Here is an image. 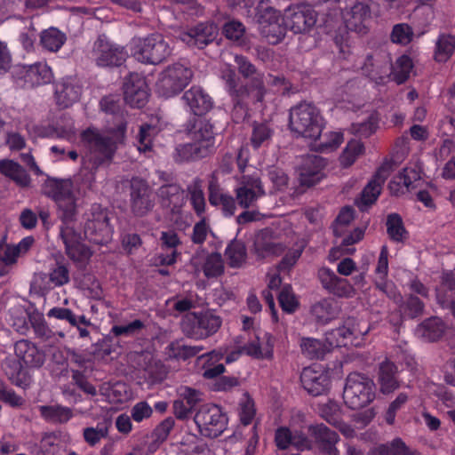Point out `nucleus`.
Returning <instances> with one entry per match:
<instances>
[{"label": "nucleus", "mask_w": 455, "mask_h": 455, "mask_svg": "<svg viewBox=\"0 0 455 455\" xmlns=\"http://www.w3.org/2000/svg\"><path fill=\"white\" fill-rule=\"evenodd\" d=\"M48 196L57 204L58 214L62 220L60 236L65 245V251L74 262H84L92 252L83 243L82 235L76 231L74 221L77 213V197L70 180H53L48 184Z\"/></svg>", "instance_id": "obj_1"}, {"label": "nucleus", "mask_w": 455, "mask_h": 455, "mask_svg": "<svg viewBox=\"0 0 455 455\" xmlns=\"http://www.w3.org/2000/svg\"><path fill=\"white\" fill-rule=\"evenodd\" d=\"M126 124L120 122L116 128L100 131L89 127L81 134V140L85 148L82 158V168L87 170L92 179L98 169L110 164L119 144L124 140Z\"/></svg>", "instance_id": "obj_2"}, {"label": "nucleus", "mask_w": 455, "mask_h": 455, "mask_svg": "<svg viewBox=\"0 0 455 455\" xmlns=\"http://www.w3.org/2000/svg\"><path fill=\"white\" fill-rule=\"evenodd\" d=\"M325 125L319 108L308 102H300L291 108L289 127L297 136L317 140Z\"/></svg>", "instance_id": "obj_3"}, {"label": "nucleus", "mask_w": 455, "mask_h": 455, "mask_svg": "<svg viewBox=\"0 0 455 455\" xmlns=\"http://www.w3.org/2000/svg\"><path fill=\"white\" fill-rule=\"evenodd\" d=\"M132 55L140 62L157 65L166 60L172 48L161 34L134 37L130 43Z\"/></svg>", "instance_id": "obj_4"}, {"label": "nucleus", "mask_w": 455, "mask_h": 455, "mask_svg": "<svg viewBox=\"0 0 455 455\" xmlns=\"http://www.w3.org/2000/svg\"><path fill=\"white\" fill-rule=\"evenodd\" d=\"M375 398V384L369 377L360 373H350L347 379L343 390L345 404L352 409L358 410Z\"/></svg>", "instance_id": "obj_5"}, {"label": "nucleus", "mask_w": 455, "mask_h": 455, "mask_svg": "<svg viewBox=\"0 0 455 455\" xmlns=\"http://www.w3.org/2000/svg\"><path fill=\"white\" fill-rule=\"evenodd\" d=\"M222 323L221 318L212 311L189 313L181 322L183 333L194 339H204L215 334Z\"/></svg>", "instance_id": "obj_6"}, {"label": "nucleus", "mask_w": 455, "mask_h": 455, "mask_svg": "<svg viewBox=\"0 0 455 455\" xmlns=\"http://www.w3.org/2000/svg\"><path fill=\"white\" fill-rule=\"evenodd\" d=\"M194 421L203 436L216 438L227 429L228 419L220 406L206 403L196 412Z\"/></svg>", "instance_id": "obj_7"}, {"label": "nucleus", "mask_w": 455, "mask_h": 455, "mask_svg": "<svg viewBox=\"0 0 455 455\" xmlns=\"http://www.w3.org/2000/svg\"><path fill=\"white\" fill-rule=\"evenodd\" d=\"M193 71L181 63H174L163 70L156 83L157 92L164 98L180 92L191 81Z\"/></svg>", "instance_id": "obj_8"}, {"label": "nucleus", "mask_w": 455, "mask_h": 455, "mask_svg": "<svg viewBox=\"0 0 455 455\" xmlns=\"http://www.w3.org/2000/svg\"><path fill=\"white\" fill-rule=\"evenodd\" d=\"M108 212L99 205H93L84 225V236L97 244L107 243L112 236Z\"/></svg>", "instance_id": "obj_9"}, {"label": "nucleus", "mask_w": 455, "mask_h": 455, "mask_svg": "<svg viewBox=\"0 0 455 455\" xmlns=\"http://www.w3.org/2000/svg\"><path fill=\"white\" fill-rule=\"evenodd\" d=\"M317 13L308 4L289 6L284 10L283 22L295 34L308 33L315 25Z\"/></svg>", "instance_id": "obj_10"}, {"label": "nucleus", "mask_w": 455, "mask_h": 455, "mask_svg": "<svg viewBox=\"0 0 455 455\" xmlns=\"http://www.w3.org/2000/svg\"><path fill=\"white\" fill-rule=\"evenodd\" d=\"M130 207L137 217L147 216L155 207V196L148 182L132 178L130 182Z\"/></svg>", "instance_id": "obj_11"}, {"label": "nucleus", "mask_w": 455, "mask_h": 455, "mask_svg": "<svg viewBox=\"0 0 455 455\" xmlns=\"http://www.w3.org/2000/svg\"><path fill=\"white\" fill-rule=\"evenodd\" d=\"M92 59L99 67L120 66L126 60V52L111 43L104 35L99 36L92 50Z\"/></svg>", "instance_id": "obj_12"}, {"label": "nucleus", "mask_w": 455, "mask_h": 455, "mask_svg": "<svg viewBox=\"0 0 455 455\" xmlns=\"http://www.w3.org/2000/svg\"><path fill=\"white\" fill-rule=\"evenodd\" d=\"M265 195V190L257 174L243 175L235 188V197L243 208H249Z\"/></svg>", "instance_id": "obj_13"}, {"label": "nucleus", "mask_w": 455, "mask_h": 455, "mask_svg": "<svg viewBox=\"0 0 455 455\" xmlns=\"http://www.w3.org/2000/svg\"><path fill=\"white\" fill-rule=\"evenodd\" d=\"M219 28L214 22H202L186 31H181L178 37L190 47L204 48L213 42Z\"/></svg>", "instance_id": "obj_14"}, {"label": "nucleus", "mask_w": 455, "mask_h": 455, "mask_svg": "<svg viewBox=\"0 0 455 455\" xmlns=\"http://www.w3.org/2000/svg\"><path fill=\"white\" fill-rule=\"evenodd\" d=\"M124 100L134 108H142L147 103L149 93L146 79L138 73L130 74L124 84Z\"/></svg>", "instance_id": "obj_15"}, {"label": "nucleus", "mask_w": 455, "mask_h": 455, "mask_svg": "<svg viewBox=\"0 0 455 455\" xmlns=\"http://www.w3.org/2000/svg\"><path fill=\"white\" fill-rule=\"evenodd\" d=\"M286 245L271 228L259 231L254 239V251L258 257L267 258L281 255Z\"/></svg>", "instance_id": "obj_16"}, {"label": "nucleus", "mask_w": 455, "mask_h": 455, "mask_svg": "<svg viewBox=\"0 0 455 455\" xmlns=\"http://www.w3.org/2000/svg\"><path fill=\"white\" fill-rule=\"evenodd\" d=\"M160 247L162 251L152 258L155 266H172L176 263L180 253L178 247L181 244L180 238L174 230L162 231L160 234Z\"/></svg>", "instance_id": "obj_17"}, {"label": "nucleus", "mask_w": 455, "mask_h": 455, "mask_svg": "<svg viewBox=\"0 0 455 455\" xmlns=\"http://www.w3.org/2000/svg\"><path fill=\"white\" fill-rule=\"evenodd\" d=\"M325 164L324 159L318 156L308 155L303 156L298 168L300 184L310 187L318 183L323 178V170Z\"/></svg>", "instance_id": "obj_18"}, {"label": "nucleus", "mask_w": 455, "mask_h": 455, "mask_svg": "<svg viewBox=\"0 0 455 455\" xmlns=\"http://www.w3.org/2000/svg\"><path fill=\"white\" fill-rule=\"evenodd\" d=\"M82 94V87L74 77L59 80L54 85V99L60 108H68L76 102Z\"/></svg>", "instance_id": "obj_19"}, {"label": "nucleus", "mask_w": 455, "mask_h": 455, "mask_svg": "<svg viewBox=\"0 0 455 455\" xmlns=\"http://www.w3.org/2000/svg\"><path fill=\"white\" fill-rule=\"evenodd\" d=\"M318 277L323 287L335 296L350 298L355 294L352 284L347 279L338 276L328 267L320 268Z\"/></svg>", "instance_id": "obj_20"}, {"label": "nucleus", "mask_w": 455, "mask_h": 455, "mask_svg": "<svg viewBox=\"0 0 455 455\" xmlns=\"http://www.w3.org/2000/svg\"><path fill=\"white\" fill-rule=\"evenodd\" d=\"M227 352V348L220 347L197 357L196 364L202 370V376L204 379H214L225 371L224 364L220 363V362L224 358Z\"/></svg>", "instance_id": "obj_21"}, {"label": "nucleus", "mask_w": 455, "mask_h": 455, "mask_svg": "<svg viewBox=\"0 0 455 455\" xmlns=\"http://www.w3.org/2000/svg\"><path fill=\"white\" fill-rule=\"evenodd\" d=\"M275 443L280 450H286L292 446L298 451H306L312 447L311 441L304 433L298 430L291 431L287 427H280L275 430Z\"/></svg>", "instance_id": "obj_22"}, {"label": "nucleus", "mask_w": 455, "mask_h": 455, "mask_svg": "<svg viewBox=\"0 0 455 455\" xmlns=\"http://www.w3.org/2000/svg\"><path fill=\"white\" fill-rule=\"evenodd\" d=\"M310 435L315 439L319 449L325 455H339L336 444L339 441V435L324 424L311 425L308 427Z\"/></svg>", "instance_id": "obj_23"}, {"label": "nucleus", "mask_w": 455, "mask_h": 455, "mask_svg": "<svg viewBox=\"0 0 455 455\" xmlns=\"http://www.w3.org/2000/svg\"><path fill=\"white\" fill-rule=\"evenodd\" d=\"M300 381L304 389L314 396L324 394L330 386L328 375L321 369L317 370L313 367L303 369Z\"/></svg>", "instance_id": "obj_24"}, {"label": "nucleus", "mask_w": 455, "mask_h": 455, "mask_svg": "<svg viewBox=\"0 0 455 455\" xmlns=\"http://www.w3.org/2000/svg\"><path fill=\"white\" fill-rule=\"evenodd\" d=\"M204 251H196L191 258L190 263L195 267L196 272L202 270L207 278H213L221 275L224 272V261L220 253L213 252L208 254L201 266V260L204 259Z\"/></svg>", "instance_id": "obj_25"}, {"label": "nucleus", "mask_w": 455, "mask_h": 455, "mask_svg": "<svg viewBox=\"0 0 455 455\" xmlns=\"http://www.w3.org/2000/svg\"><path fill=\"white\" fill-rule=\"evenodd\" d=\"M188 111L196 116H203L210 111L213 102L210 95L199 86H192L181 98Z\"/></svg>", "instance_id": "obj_26"}, {"label": "nucleus", "mask_w": 455, "mask_h": 455, "mask_svg": "<svg viewBox=\"0 0 455 455\" xmlns=\"http://www.w3.org/2000/svg\"><path fill=\"white\" fill-rule=\"evenodd\" d=\"M208 191L209 202L212 205L220 208L225 217H231L235 214L236 210L235 199L220 188L214 174L209 182Z\"/></svg>", "instance_id": "obj_27"}, {"label": "nucleus", "mask_w": 455, "mask_h": 455, "mask_svg": "<svg viewBox=\"0 0 455 455\" xmlns=\"http://www.w3.org/2000/svg\"><path fill=\"white\" fill-rule=\"evenodd\" d=\"M370 19V9L363 3H357L343 13L346 28L360 35L368 31L367 21Z\"/></svg>", "instance_id": "obj_28"}, {"label": "nucleus", "mask_w": 455, "mask_h": 455, "mask_svg": "<svg viewBox=\"0 0 455 455\" xmlns=\"http://www.w3.org/2000/svg\"><path fill=\"white\" fill-rule=\"evenodd\" d=\"M157 196L163 207L172 213H178L186 202V194L178 184H166L157 190Z\"/></svg>", "instance_id": "obj_29"}, {"label": "nucleus", "mask_w": 455, "mask_h": 455, "mask_svg": "<svg viewBox=\"0 0 455 455\" xmlns=\"http://www.w3.org/2000/svg\"><path fill=\"white\" fill-rule=\"evenodd\" d=\"M389 164H384L378 169L373 179L362 191L361 199L360 202H358L359 207L368 206L377 200L381 192L382 185L389 176Z\"/></svg>", "instance_id": "obj_30"}, {"label": "nucleus", "mask_w": 455, "mask_h": 455, "mask_svg": "<svg viewBox=\"0 0 455 455\" xmlns=\"http://www.w3.org/2000/svg\"><path fill=\"white\" fill-rule=\"evenodd\" d=\"M22 74L25 85L28 87L47 84L51 83L53 78L52 71L45 62H36L24 67Z\"/></svg>", "instance_id": "obj_31"}, {"label": "nucleus", "mask_w": 455, "mask_h": 455, "mask_svg": "<svg viewBox=\"0 0 455 455\" xmlns=\"http://www.w3.org/2000/svg\"><path fill=\"white\" fill-rule=\"evenodd\" d=\"M14 352L28 367L38 368L44 363V355L28 339L18 340L14 345Z\"/></svg>", "instance_id": "obj_32"}, {"label": "nucleus", "mask_w": 455, "mask_h": 455, "mask_svg": "<svg viewBox=\"0 0 455 455\" xmlns=\"http://www.w3.org/2000/svg\"><path fill=\"white\" fill-rule=\"evenodd\" d=\"M189 138L194 144H196L202 151L209 155L214 147V136L212 126L206 121L196 122L190 130Z\"/></svg>", "instance_id": "obj_33"}, {"label": "nucleus", "mask_w": 455, "mask_h": 455, "mask_svg": "<svg viewBox=\"0 0 455 455\" xmlns=\"http://www.w3.org/2000/svg\"><path fill=\"white\" fill-rule=\"evenodd\" d=\"M436 299L443 308H450L455 317V273L443 274L442 284L436 289Z\"/></svg>", "instance_id": "obj_34"}, {"label": "nucleus", "mask_w": 455, "mask_h": 455, "mask_svg": "<svg viewBox=\"0 0 455 455\" xmlns=\"http://www.w3.org/2000/svg\"><path fill=\"white\" fill-rule=\"evenodd\" d=\"M235 62L238 70L244 77H252L255 83L256 95L255 100L260 101L264 96V83L261 75L257 73L254 65L244 56L235 55Z\"/></svg>", "instance_id": "obj_35"}, {"label": "nucleus", "mask_w": 455, "mask_h": 455, "mask_svg": "<svg viewBox=\"0 0 455 455\" xmlns=\"http://www.w3.org/2000/svg\"><path fill=\"white\" fill-rule=\"evenodd\" d=\"M0 173L12 180L20 187L26 188L30 185L31 179L27 171L12 160H0Z\"/></svg>", "instance_id": "obj_36"}, {"label": "nucleus", "mask_w": 455, "mask_h": 455, "mask_svg": "<svg viewBox=\"0 0 455 455\" xmlns=\"http://www.w3.org/2000/svg\"><path fill=\"white\" fill-rule=\"evenodd\" d=\"M397 368L389 362H383L379 366V383L380 391L383 394H390L399 387V382L396 379Z\"/></svg>", "instance_id": "obj_37"}, {"label": "nucleus", "mask_w": 455, "mask_h": 455, "mask_svg": "<svg viewBox=\"0 0 455 455\" xmlns=\"http://www.w3.org/2000/svg\"><path fill=\"white\" fill-rule=\"evenodd\" d=\"M446 330V325L442 319L431 317L421 323L416 329V334L428 341L440 339Z\"/></svg>", "instance_id": "obj_38"}, {"label": "nucleus", "mask_w": 455, "mask_h": 455, "mask_svg": "<svg viewBox=\"0 0 455 455\" xmlns=\"http://www.w3.org/2000/svg\"><path fill=\"white\" fill-rule=\"evenodd\" d=\"M38 410L41 417L50 423H67L73 417V412L70 408L60 404L40 405L38 406Z\"/></svg>", "instance_id": "obj_39"}, {"label": "nucleus", "mask_w": 455, "mask_h": 455, "mask_svg": "<svg viewBox=\"0 0 455 455\" xmlns=\"http://www.w3.org/2000/svg\"><path fill=\"white\" fill-rule=\"evenodd\" d=\"M67 36L56 28H49L40 34V45L50 52H57L66 43Z\"/></svg>", "instance_id": "obj_40"}, {"label": "nucleus", "mask_w": 455, "mask_h": 455, "mask_svg": "<svg viewBox=\"0 0 455 455\" xmlns=\"http://www.w3.org/2000/svg\"><path fill=\"white\" fill-rule=\"evenodd\" d=\"M368 455H413L402 438L396 437L390 443L373 446Z\"/></svg>", "instance_id": "obj_41"}, {"label": "nucleus", "mask_w": 455, "mask_h": 455, "mask_svg": "<svg viewBox=\"0 0 455 455\" xmlns=\"http://www.w3.org/2000/svg\"><path fill=\"white\" fill-rule=\"evenodd\" d=\"M455 51V36L441 34L435 41L434 58L438 62H446Z\"/></svg>", "instance_id": "obj_42"}, {"label": "nucleus", "mask_w": 455, "mask_h": 455, "mask_svg": "<svg viewBox=\"0 0 455 455\" xmlns=\"http://www.w3.org/2000/svg\"><path fill=\"white\" fill-rule=\"evenodd\" d=\"M352 322H344L343 325L331 330L325 333V341L331 347L351 346V333L349 327Z\"/></svg>", "instance_id": "obj_43"}, {"label": "nucleus", "mask_w": 455, "mask_h": 455, "mask_svg": "<svg viewBox=\"0 0 455 455\" xmlns=\"http://www.w3.org/2000/svg\"><path fill=\"white\" fill-rule=\"evenodd\" d=\"M274 135V129L269 123H257L252 124L251 144L254 148L267 146Z\"/></svg>", "instance_id": "obj_44"}, {"label": "nucleus", "mask_w": 455, "mask_h": 455, "mask_svg": "<svg viewBox=\"0 0 455 455\" xmlns=\"http://www.w3.org/2000/svg\"><path fill=\"white\" fill-rule=\"evenodd\" d=\"M225 255L230 267H240L246 261V247L243 242L234 240L227 246Z\"/></svg>", "instance_id": "obj_45"}, {"label": "nucleus", "mask_w": 455, "mask_h": 455, "mask_svg": "<svg viewBox=\"0 0 455 455\" xmlns=\"http://www.w3.org/2000/svg\"><path fill=\"white\" fill-rule=\"evenodd\" d=\"M391 68L388 60L379 61L373 55H368L364 60L362 69L363 73L371 79H378L383 74H387Z\"/></svg>", "instance_id": "obj_46"}, {"label": "nucleus", "mask_w": 455, "mask_h": 455, "mask_svg": "<svg viewBox=\"0 0 455 455\" xmlns=\"http://www.w3.org/2000/svg\"><path fill=\"white\" fill-rule=\"evenodd\" d=\"M424 32L417 35V37L422 36ZM416 36L412 28L408 23H398L393 26L390 33V40L393 44L400 45H408Z\"/></svg>", "instance_id": "obj_47"}, {"label": "nucleus", "mask_w": 455, "mask_h": 455, "mask_svg": "<svg viewBox=\"0 0 455 455\" xmlns=\"http://www.w3.org/2000/svg\"><path fill=\"white\" fill-rule=\"evenodd\" d=\"M311 314L317 323L324 324L337 315L338 310L332 301L323 299L313 305Z\"/></svg>", "instance_id": "obj_48"}, {"label": "nucleus", "mask_w": 455, "mask_h": 455, "mask_svg": "<svg viewBox=\"0 0 455 455\" xmlns=\"http://www.w3.org/2000/svg\"><path fill=\"white\" fill-rule=\"evenodd\" d=\"M44 275L48 277V281L45 285L46 289L60 287L68 283L70 281L69 270L68 267L60 262L52 267L49 273Z\"/></svg>", "instance_id": "obj_49"}, {"label": "nucleus", "mask_w": 455, "mask_h": 455, "mask_svg": "<svg viewBox=\"0 0 455 455\" xmlns=\"http://www.w3.org/2000/svg\"><path fill=\"white\" fill-rule=\"evenodd\" d=\"M207 156L204 151H202L196 144L191 141L177 146L174 159L176 162L182 163L204 158Z\"/></svg>", "instance_id": "obj_50"}, {"label": "nucleus", "mask_w": 455, "mask_h": 455, "mask_svg": "<svg viewBox=\"0 0 455 455\" xmlns=\"http://www.w3.org/2000/svg\"><path fill=\"white\" fill-rule=\"evenodd\" d=\"M386 226L387 235L392 241L401 243L406 239L407 232L400 215L396 213L389 214L387 218Z\"/></svg>", "instance_id": "obj_51"}, {"label": "nucleus", "mask_w": 455, "mask_h": 455, "mask_svg": "<svg viewBox=\"0 0 455 455\" xmlns=\"http://www.w3.org/2000/svg\"><path fill=\"white\" fill-rule=\"evenodd\" d=\"M286 29L288 28L283 23L277 21H264L260 24L261 34L272 44L279 43L284 37Z\"/></svg>", "instance_id": "obj_52"}, {"label": "nucleus", "mask_w": 455, "mask_h": 455, "mask_svg": "<svg viewBox=\"0 0 455 455\" xmlns=\"http://www.w3.org/2000/svg\"><path fill=\"white\" fill-rule=\"evenodd\" d=\"M363 144L360 140H351L339 156L340 164L343 167H349L363 153Z\"/></svg>", "instance_id": "obj_53"}, {"label": "nucleus", "mask_w": 455, "mask_h": 455, "mask_svg": "<svg viewBox=\"0 0 455 455\" xmlns=\"http://www.w3.org/2000/svg\"><path fill=\"white\" fill-rule=\"evenodd\" d=\"M421 172L419 167L410 166L403 170L400 175L397 177V181L392 182L389 185L391 191H394V186L403 184V186L409 189L411 187H414V183L420 180Z\"/></svg>", "instance_id": "obj_54"}, {"label": "nucleus", "mask_w": 455, "mask_h": 455, "mask_svg": "<svg viewBox=\"0 0 455 455\" xmlns=\"http://www.w3.org/2000/svg\"><path fill=\"white\" fill-rule=\"evenodd\" d=\"M317 149L320 152L327 153L337 149L344 140L343 133L340 131L325 132L319 138Z\"/></svg>", "instance_id": "obj_55"}, {"label": "nucleus", "mask_w": 455, "mask_h": 455, "mask_svg": "<svg viewBox=\"0 0 455 455\" xmlns=\"http://www.w3.org/2000/svg\"><path fill=\"white\" fill-rule=\"evenodd\" d=\"M345 322H352L348 328L351 333V346L360 347L363 344V338L370 331V324L367 321H357L355 318H347Z\"/></svg>", "instance_id": "obj_56"}, {"label": "nucleus", "mask_w": 455, "mask_h": 455, "mask_svg": "<svg viewBox=\"0 0 455 455\" xmlns=\"http://www.w3.org/2000/svg\"><path fill=\"white\" fill-rule=\"evenodd\" d=\"M318 411L320 416L331 425L337 424L341 416L340 405L331 400L319 404Z\"/></svg>", "instance_id": "obj_57"}, {"label": "nucleus", "mask_w": 455, "mask_h": 455, "mask_svg": "<svg viewBox=\"0 0 455 455\" xmlns=\"http://www.w3.org/2000/svg\"><path fill=\"white\" fill-rule=\"evenodd\" d=\"M412 69V60L407 55H403L396 60L393 68L394 78L397 84L404 83Z\"/></svg>", "instance_id": "obj_58"}, {"label": "nucleus", "mask_w": 455, "mask_h": 455, "mask_svg": "<svg viewBox=\"0 0 455 455\" xmlns=\"http://www.w3.org/2000/svg\"><path fill=\"white\" fill-rule=\"evenodd\" d=\"M244 352L258 359H272L273 357V344L271 343L270 337L265 347H261L258 342L253 341L243 347Z\"/></svg>", "instance_id": "obj_59"}, {"label": "nucleus", "mask_w": 455, "mask_h": 455, "mask_svg": "<svg viewBox=\"0 0 455 455\" xmlns=\"http://www.w3.org/2000/svg\"><path fill=\"white\" fill-rule=\"evenodd\" d=\"M256 414L253 400L247 395L244 394L243 398L239 402L238 415L240 421L244 426L251 423Z\"/></svg>", "instance_id": "obj_60"}, {"label": "nucleus", "mask_w": 455, "mask_h": 455, "mask_svg": "<svg viewBox=\"0 0 455 455\" xmlns=\"http://www.w3.org/2000/svg\"><path fill=\"white\" fill-rule=\"evenodd\" d=\"M302 353L311 358H320L323 355L324 348L322 342L316 339L302 338L300 341Z\"/></svg>", "instance_id": "obj_61"}, {"label": "nucleus", "mask_w": 455, "mask_h": 455, "mask_svg": "<svg viewBox=\"0 0 455 455\" xmlns=\"http://www.w3.org/2000/svg\"><path fill=\"white\" fill-rule=\"evenodd\" d=\"M409 397V394L401 392L397 395L395 399L391 402L384 414V419L387 424L390 426L395 424L397 411L408 402Z\"/></svg>", "instance_id": "obj_62"}, {"label": "nucleus", "mask_w": 455, "mask_h": 455, "mask_svg": "<svg viewBox=\"0 0 455 455\" xmlns=\"http://www.w3.org/2000/svg\"><path fill=\"white\" fill-rule=\"evenodd\" d=\"M282 309L287 313L294 312L299 307V300L290 285H283L278 296Z\"/></svg>", "instance_id": "obj_63"}, {"label": "nucleus", "mask_w": 455, "mask_h": 455, "mask_svg": "<svg viewBox=\"0 0 455 455\" xmlns=\"http://www.w3.org/2000/svg\"><path fill=\"white\" fill-rule=\"evenodd\" d=\"M245 33V27L238 20H229L223 26V34L227 39L240 42Z\"/></svg>", "instance_id": "obj_64"}]
</instances>
